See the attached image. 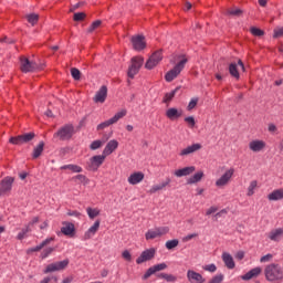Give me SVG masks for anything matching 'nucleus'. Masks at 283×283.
Returning <instances> with one entry per match:
<instances>
[{"label":"nucleus","instance_id":"1","mask_svg":"<svg viewBox=\"0 0 283 283\" xmlns=\"http://www.w3.org/2000/svg\"><path fill=\"white\" fill-rule=\"evenodd\" d=\"M189 62V59H187V55L179 54L177 56V64L174 66L172 70L168 71L165 75V80L167 83H171V81H175V78H178L180 76V72L185 70V65Z\"/></svg>","mask_w":283,"mask_h":283},{"label":"nucleus","instance_id":"2","mask_svg":"<svg viewBox=\"0 0 283 283\" xmlns=\"http://www.w3.org/2000/svg\"><path fill=\"white\" fill-rule=\"evenodd\" d=\"M264 276L268 282H281V280H283L282 265L279 263H270L265 265Z\"/></svg>","mask_w":283,"mask_h":283},{"label":"nucleus","instance_id":"3","mask_svg":"<svg viewBox=\"0 0 283 283\" xmlns=\"http://www.w3.org/2000/svg\"><path fill=\"white\" fill-rule=\"evenodd\" d=\"M74 136V126L67 124L62 126L54 135L53 138H59V140H70Z\"/></svg>","mask_w":283,"mask_h":283},{"label":"nucleus","instance_id":"4","mask_svg":"<svg viewBox=\"0 0 283 283\" xmlns=\"http://www.w3.org/2000/svg\"><path fill=\"white\" fill-rule=\"evenodd\" d=\"M127 116V109L123 108L122 111L117 112L112 118L108 120H105L97 125V132H101L103 129H106V127H109L111 125H116L117 122L120 120V118H125Z\"/></svg>","mask_w":283,"mask_h":283},{"label":"nucleus","instance_id":"5","mask_svg":"<svg viewBox=\"0 0 283 283\" xmlns=\"http://www.w3.org/2000/svg\"><path fill=\"white\" fill-rule=\"evenodd\" d=\"M169 233V227H157L155 229H150L146 232V240H156V238H163V235H167Z\"/></svg>","mask_w":283,"mask_h":283},{"label":"nucleus","instance_id":"6","mask_svg":"<svg viewBox=\"0 0 283 283\" xmlns=\"http://www.w3.org/2000/svg\"><path fill=\"white\" fill-rule=\"evenodd\" d=\"M143 63H145V59L142 56H136L132 59V65L128 69V77L134 78L138 72H140V67H143Z\"/></svg>","mask_w":283,"mask_h":283},{"label":"nucleus","instance_id":"7","mask_svg":"<svg viewBox=\"0 0 283 283\" xmlns=\"http://www.w3.org/2000/svg\"><path fill=\"white\" fill-rule=\"evenodd\" d=\"M69 264H70V260L67 259L60 262L51 263L44 269L43 273L48 274V273H55V271H64V269H67Z\"/></svg>","mask_w":283,"mask_h":283},{"label":"nucleus","instance_id":"8","mask_svg":"<svg viewBox=\"0 0 283 283\" xmlns=\"http://www.w3.org/2000/svg\"><path fill=\"white\" fill-rule=\"evenodd\" d=\"M35 136L36 135L34 133H25L17 137H11L9 143H11V145H23L25 143H30Z\"/></svg>","mask_w":283,"mask_h":283},{"label":"nucleus","instance_id":"9","mask_svg":"<svg viewBox=\"0 0 283 283\" xmlns=\"http://www.w3.org/2000/svg\"><path fill=\"white\" fill-rule=\"evenodd\" d=\"M39 69L36 62L30 61L28 57H21L20 60V70L28 74V72H35Z\"/></svg>","mask_w":283,"mask_h":283},{"label":"nucleus","instance_id":"10","mask_svg":"<svg viewBox=\"0 0 283 283\" xmlns=\"http://www.w3.org/2000/svg\"><path fill=\"white\" fill-rule=\"evenodd\" d=\"M163 61V52L161 51H156L150 55V57L147 60L145 67L146 70H154L158 63Z\"/></svg>","mask_w":283,"mask_h":283},{"label":"nucleus","instance_id":"11","mask_svg":"<svg viewBox=\"0 0 283 283\" xmlns=\"http://www.w3.org/2000/svg\"><path fill=\"white\" fill-rule=\"evenodd\" d=\"M105 158H107L104 154L93 156L88 161L90 171H98V167L105 163Z\"/></svg>","mask_w":283,"mask_h":283},{"label":"nucleus","instance_id":"12","mask_svg":"<svg viewBox=\"0 0 283 283\" xmlns=\"http://www.w3.org/2000/svg\"><path fill=\"white\" fill-rule=\"evenodd\" d=\"M233 174H235V169H228L217 181L216 187H227L229 182H231V178H233Z\"/></svg>","mask_w":283,"mask_h":283},{"label":"nucleus","instance_id":"13","mask_svg":"<svg viewBox=\"0 0 283 283\" xmlns=\"http://www.w3.org/2000/svg\"><path fill=\"white\" fill-rule=\"evenodd\" d=\"M155 255H156V249H154V248L147 249L142 252L139 258L136 259V263L143 264L145 262H149V260H154Z\"/></svg>","mask_w":283,"mask_h":283},{"label":"nucleus","instance_id":"14","mask_svg":"<svg viewBox=\"0 0 283 283\" xmlns=\"http://www.w3.org/2000/svg\"><path fill=\"white\" fill-rule=\"evenodd\" d=\"M166 269H167V263L155 264L146 271V273L143 275L142 280H149V277H151V275H154L160 271H165Z\"/></svg>","mask_w":283,"mask_h":283},{"label":"nucleus","instance_id":"15","mask_svg":"<svg viewBox=\"0 0 283 283\" xmlns=\"http://www.w3.org/2000/svg\"><path fill=\"white\" fill-rule=\"evenodd\" d=\"M187 280L190 283H205L207 282V279L202 276V274L193 271V270H188L187 271Z\"/></svg>","mask_w":283,"mask_h":283},{"label":"nucleus","instance_id":"16","mask_svg":"<svg viewBox=\"0 0 283 283\" xmlns=\"http://www.w3.org/2000/svg\"><path fill=\"white\" fill-rule=\"evenodd\" d=\"M132 43H133L134 50H136L137 52H140L145 50V48H147V43L145 42V36L143 35L133 36Z\"/></svg>","mask_w":283,"mask_h":283},{"label":"nucleus","instance_id":"17","mask_svg":"<svg viewBox=\"0 0 283 283\" xmlns=\"http://www.w3.org/2000/svg\"><path fill=\"white\" fill-rule=\"evenodd\" d=\"M13 182H14V178L12 177H7L2 179V181L0 182V196L12 191Z\"/></svg>","mask_w":283,"mask_h":283},{"label":"nucleus","instance_id":"18","mask_svg":"<svg viewBox=\"0 0 283 283\" xmlns=\"http://www.w3.org/2000/svg\"><path fill=\"white\" fill-rule=\"evenodd\" d=\"M202 149V144H192L184 149L180 150L179 156H191V154H196V151H200Z\"/></svg>","mask_w":283,"mask_h":283},{"label":"nucleus","instance_id":"19","mask_svg":"<svg viewBox=\"0 0 283 283\" xmlns=\"http://www.w3.org/2000/svg\"><path fill=\"white\" fill-rule=\"evenodd\" d=\"M266 147V143L264 140L254 139L249 143V149L254 151L255 154L262 151Z\"/></svg>","mask_w":283,"mask_h":283},{"label":"nucleus","instance_id":"20","mask_svg":"<svg viewBox=\"0 0 283 283\" xmlns=\"http://www.w3.org/2000/svg\"><path fill=\"white\" fill-rule=\"evenodd\" d=\"M101 229V220H96L94 224L84 233V240H92Z\"/></svg>","mask_w":283,"mask_h":283},{"label":"nucleus","instance_id":"21","mask_svg":"<svg viewBox=\"0 0 283 283\" xmlns=\"http://www.w3.org/2000/svg\"><path fill=\"white\" fill-rule=\"evenodd\" d=\"M116 149H118V140L112 139L105 146L103 154L107 157V156H111V154H114Z\"/></svg>","mask_w":283,"mask_h":283},{"label":"nucleus","instance_id":"22","mask_svg":"<svg viewBox=\"0 0 283 283\" xmlns=\"http://www.w3.org/2000/svg\"><path fill=\"white\" fill-rule=\"evenodd\" d=\"M193 171H196V167L195 166H188V167L175 170L174 175L177 178H182L185 176H191V174H193Z\"/></svg>","mask_w":283,"mask_h":283},{"label":"nucleus","instance_id":"23","mask_svg":"<svg viewBox=\"0 0 283 283\" xmlns=\"http://www.w3.org/2000/svg\"><path fill=\"white\" fill-rule=\"evenodd\" d=\"M269 240L272 242H280L281 238H283V228L273 229L268 233Z\"/></svg>","mask_w":283,"mask_h":283},{"label":"nucleus","instance_id":"24","mask_svg":"<svg viewBox=\"0 0 283 283\" xmlns=\"http://www.w3.org/2000/svg\"><path fill=\"white\" fill-rule=\"evenodd\" d=\"M142 180H145V174H143L142 171L133 172L128 177L129 185H140Z\"/></svg>","mask_w":283,"mask_h":283},{"label":"nucleus","instance_id":"25","mask_svg":"<svg viewBox=\"0 0 283 283\" xmlns=\"http://www.w3.org/2000/svg\"><path fill=\"white\" fill-rule=\"evenodd\" d=\"M107 98V86H102L95 94L94 101L96 103H105Z\"/></svg>","mask_w":283,"mask_h":283},{"label":"nucleus","instance_id":"26","mask_svg":"<svg viewBox=\"0 0 283 283\" xmlns=\"http://www.w3.org/2000/svg\"><path fill=\"white\" fill-rule=\"evenodd\" d=\"M262 273V268L256 266L252 270H250L248 273H245L244 275L241 276V280H253V277H258V275H260Z\"/></svg>","mask_w":283,"mask_h":283},{"label":"nucleus","instance_id":"27","mask_svg":"<svg viewBox=\"0 0 283 283\" xmlns=\"http://www.w3.org/2000/svg\"><path fill=\"white\" fill-rule=\"evenodd\" d=\"M268 200L271 202H277V200H283V188L275 189L268 195Z\"/></svg>","mask_w":283,"mask_h":283},{"label":"nucleus","instance_id":"28","mask_svg":"<svg viewBox=\"0 0 283 283\" xmlns=\"http://www.w3.org/2000/svg\"><path fill=\"white\" fill-rule=\"evenodd\" d=\"M222 260L227 266V269H235V261H233V256L229 254V252L222 253Z\"/></svg>","mask_w":283,"mask_h":283},{"label":"nucleus","instance_id":"29","mask_svg":"<svg viewBox=\"0 0 283 283\" xmlns=\"http://www.w3.org/2000/svg\"><path fill=\"white\" fill-rule=\"evenodd\" d=\"M74 231H75L74 223H70V222H64L63 227L61 228V232L64 235L72 237L74 235Z\"/></svg>","mask_w":283,"mask_h":283},{"label":"nucleus","instance_id":"30","mask_svg":"<svg viewBox=\"0 0 283 283\" xmlns=\"http://www.w3.org/2000/svg\"><path fill=\"white\" fill-rule=\"evenodd\" d=\"M166 116L167 118H169L170 120H176V118H180V116H182V111H178L177 108H168L166 111Z\"/></svg>","mask_w":283,"mask_h":283},{"label":"nucleus","instance_id":"31","mask_svg":"<svg viewBox=\"0 0 283 283\" xmlns=\"http://www.w3.org/2000/svg\"><path fill=\"white\" fill-rule=\"evenodd\" d=\"M202 178H205V172L198 171L188 179V185H196V182H200Z\"/></svg>","mask_w":283,"mask_h":283},{"label":"nucleus","instance_id":"32","mask_svg":"<svg viewBox=\"0 0 283 283\" xmlns=\"http://www.w3.org/2000/svg\"><path fill=\"white\" fill-rule=\"evenodd\" d=\"M45 147V143L40 142L39 145L33 149V158L36 159L43 154V149Z\"/></svg>","mask_w":283,"mask_h":283},{"label":"nucleus","instance_id":"33","mask_svg":"<svg viewBox=\"0 0 283 283\" xmlns=\"http://www.w3.org/2000/svg\"><path fill=\"white\" fill-rule=\"evenodd\" d=\"M61 169H69L70 171H73V174H81L83 171V168L78 165H64L61 167Z\"/></svg>","mask_w":283,"mask_h":283},{"label":"nucleus","instance_id":"34","mask_svg":"<svg viewBox=\"0 0 283 283\" xmlns=\"http://www.w3.org/2000/svg\"><path fill=\"white\" fill-rule=\"evenodd\" d=\"M176 92H178V88H175L169 93H166L164 96L163 103H166V105H169L171 101H174V96H176Z\"/></svg>","mask_w":283,"mask_h":283},{"label":"nucleus","instance_id":"35","mask_svg":"<svg viewBox=\"0 0 283 283\" xmlns=\"http://www.w3.org/2000/svg\"><path fill=\"white\" fill-rule=\"evenodd\" d=\"M157 277H159V280H166V282H176V280H178L174 274L167 273H159L157 274Z\"/></svg>","mask_w":283,"mask_h":283},{"label":"nucleus","instance_id":"36","mask_svg":"<svg viewBox=\"0 0 283 283\" xmlns=\"http://www.w3.org/2000/svg\"><path fill=\"white\" fill-rule=\"evenodd\" d=\"M229 73H230L231 76H233L234 78H240V72H238V64L231 63V64L229 65Z\"/></svg>","mask_w":283,"mask_h":283},{"label":"nucleus","instance_id":"37","mask_svg":"<svg viewBox=\"0 0 283 283\" xmlns=\"http://www.w3.org/2000/svg\"><path fill=\"white\" fill-rule=\"evenodd\" d=\"M86 212L91 220H94V218H96L97 216H101V210H98L96 208L95 209L87 208Z\"/></svg>","mask_w":283,"mask_h":283},{"label":"nucleus","instance_id":"38","mask_svg":"<svg viewBox=\"0 0 283 283\" xmlns=\"http://www.w3.org/2000/svg\"><path fill=\"white\" fill-rule=\"evenodd\" d=\"M27 21L31 23V25H36V23H39V14L31 13L27 15Z\"/></svg>","mask_w":283,"mask_h":283},{"label":"nucleus","instance_id":"39","mask_svg":"<svg viewBox=\"0 0 283 283\" xmlns=\"http://www.w3.org/2000/svg\"><path fill=\"white\" fill-rule=\"evenodd\" d=\"M255 189H258V181L253 180L250 182V185L248 187L247 196H253V193H255Z\"/></svg>","mask_w":283,"mask_h":283},{"label":"nucleus","instance_id":"40","mask_svg":"<svg viewBox=\"0 0 283 283\" xmlns=\"http://www.w3.org/2000/svg\"><path fill=\"white\" fill-rule=\"evenodd\" d=\"M178 244H180V241H178V239L169 240L166 242V249H168V251H171V249H176Z\"/></svg>","mask_w":283,"mask_h":283},{"label":"nucleus","instance_id":"41","mask_svg":"<svg viewBox=\"0 0 283 283\" xmlns=\"http://www.w3.org/2000/svg\"><path fill=\"white\" fill-rule=\"evenodd\" d=\"M203 271H207L208 273H216L218 271V266L216 264H207L202 266Z\"/></svg>","mask_w":283,"mask_h":283},{"label":"nucleus","instance_id":"42","mask_svg":"<svg viewBox=\"0 0 283 283\" xmlns=\"http://www.w3.org/2000/svg\"><path fill=\"white\" fill-rule=\"evenodd\" d=\"M224 282V274H217L208 283H222Z\"/></svg>","mask_w":283,"mask_h":283},{"label":"nucleus","instance_id":"43","mask_svg":"<svg viewBox=\"0 0 283 283\" xmlns=\"http://www.w3.org/2000/svg\"><path fill=\"white\" fill-rule=\"evenodd\" d=\"M30 231H32V229H30V226H27L24 229L21 230L20 233H18V239L19 240H23V238H25V235H28V233H30Z\"/></svg>","mask_w":283,"mask_h":283},{"label":"nucleus","instance_id":"44","mask_svg":"<svg viewBox=\"0 0 283 283\" xmlns=\"http://www.w3.org/2000/svg\"><path fill=\"white\" fill-rule=\"evenodd\" d=\"M71 76L74 78V81H81V71H78L76 67L71 69Z\"/></svg>","mask_w":283,"mask_h":283},{"label":"nucleus","instance_id":"45","mask_svg":"<svg viewBox=\"0 0 283 283\" xmlns=\"http://www.w3.org/2000/svg\"><path fill=\"white\" fill-rule=\"evenodd\" d=\"M52 253H54V248H46L42 251L41 253V258L42 260H45V258L52 255Z\"/></svg>","mask_w":283,"mask_h":283},{"label":"nucleus","instance_id":"46","mask_svg":"<svg viewBox=\"0 0 283 283\" xmlns=\"http://www.w3.org/2000/svg\"><path fill=\"white\" fill-rule=\"evenodd\" d=\"M251 34H253V36H264V32L262 31V29L252 27L250 29Z\"/></svg>","mask_w":283,"mask_h":283},{"label":"nucleus","instance_id":"47","mask_svg":"<svg viewBox=\"0 0 283 283\" xmlns=\"http://www.w3.org/2000/svg\"><path fill=\"white\" fill-rule=\"evenodd\" d=\"M185 123H188L190 129H193L196 127V118H193V116L186 117Z\"/></svg>","mask_w":283,"mask_h":283},{"label":"nucleus","instance_id":"48","mask_svg":"<svg viewBox=\"0 0 283 283\" xmlns=\"http://www.w3.org/2000/svg\"><path fill=\"white\" fill-rule=\"evenodd\" d=\"M196 105H198V97H193L190 99L187 109L191 112V109H195Z\"/></svg>","mask_w":283,"mask_h":283},{"label":"nucleus","instance_id":"49","mask_svg":"<svg viewBox=\"0 0 283 283\" xmlns=\"http://www.w3.org/2000/svg\"><path fill=\"white\" fill-rule=\"evenodd\" d=\"M272 260H273V254L269 253V254L261 256L260 262H261V264H264L266 262H272Z\"/></svg>","mask_w":283,"mask_h":283},{"label":"nucleus","instance_id":"50","mask_svg":"<svg viewBox=\"0 0 283 283\" xmlns=\"http://www.w3.org/2000/svg\"><path fill=\"white\" fill-rule=\"evenodd\" d=\"M228 14L231 17H240L242 14V10L240 9H229Z\"/></svg>","mask_w":283,"mask_h":283},{"label":"nucleus","instance_id":"51","mask_svg":"<svg viewBox=\"0 0 283 283\" xmlns=\"http://www.w3.org/2000/svg\"><path fill=\"white\" fill-rule=\"evenodd\" d=\"M157 191H163L160 184L151 186V188L148 190V193H157Z\"/></svg>","mask_w":283,"mask_h":283},{"label":"nucleus","instance_id":"52","mask_svg":"<svg viewBox=\"0 0 283 283\" xmlns=\"http://www.w3.org/2000/svg\"><path fill=\"white\" fill-rule=\"evenodd\" d=\"M101 147H103V142H101V140H94L91 144V149H93V150L101 149Z\"/></svg>","mask_w":283,"mask_h":283},{"label":"nucleus","instance_id":"53","mask_svg":"<svg viewBox=\"0 0 283 283\" xmlns=\"http://www.w3.org/2000/svg\"><path fill=\"white\" fill-rule=\"evenodd\" d=\"M83 19H85V12H77L73 15L74 21H83Z\"/></svg>","mask_w":283,"mask_h":283},{"label":"nucleus","instance_id":"54","mask_svg":"<svg viewBox=\"0 0 283 283\" xmlns=\"http://www.w3.org/2000/svg\"><path fill=\"white\" fill-rule=\"evenodd\" d=\"M101 20H96L95 22L92 23V25L88 29V32H94V30L101 28Z\"/></svg>","mask_w":283,"mask_h":283},{"label":"nucleus","instance_id":"55","mask_svg":"<svg viewBox=\"0 0 283 283\" xmlns=\"http://www.w3.org/2000/svg\"><path fill=\"white\" fill-rule=\"evenodd\" d=\"M193 238H198V233H191L182 238V242H190Z\"/></svg>","mask_w":283,"mask_h":283},{"label":"nucleus","instance_id":"56","mask_svg":"<svg viewBox=\"0 0 283 283\" xmlns=\"http://www.w3.org/2000/svg\"><path fill=\"white\" fill-rule=\"evenodd\" d=\"M122 258H124V260L127 262H132V253H129L127 250L122 253Z\"/></svg>","mask_w":283,"mask_h":283},{"label":"nucleus","instance_id":"57","mask_svg":"<svg viewBox=\"0 0 283 283\" xmlns=\"http://www.w3.org/2000/svg\"><path fill=\"white\" fill-rule=\"evenodd\" d=\"M51 242H54V237L46 238L40 244L42 245V249H43L44 247H48V244H50Z\"/></svg>","mask_w":283,"mask_h":283},{"label":"nucleus","instance_id":"58","mask_svg":"<svg viewBox=\"0 0 283 283\" xmlns=\"http://www.w3.org/2000/svg\"><path fill=\"white\" fill-rule=\"evenodd\" d=\"M268 132H270V134H277V126H275V124H269Z\"/></svg>","mask_w":283,"mask_h":283},{"label":"nucleus","instance_id":"59","mask_svg":"<svg viewBox=\"0 0 283 283\" xmlns=\"http://www.w3.org/2000/svg\"><path fill=\"white\" fill-rule=\"evenodd\" d=\"M280 36H283V28L274 30V39H280Z\"/></svg>","mask_w":283,"mask_h":283},{"label":"nucleus","instance_id":"60","mask_svg":"<svg viewBox=\"0 0 283 283\" xmlns=\"http://www.w3.org/2000/svg\"><path fill=\"white\" fill-rule=\"evenodd\" d=\"M216 211H218V207L212 206V207H210V208L206 211V216H211V214L216 213Z\"/></svg>","mask_w":283,"mask_h":283},{"label":"nucleus","instance_id":"61","mask_svg":"<svg viewBox=\"0 0 283 283\" xmlns=\"http://www.w3.org/2000/svg\"><path fill=\"white\" fill-rule=\"evenodd\" d=\"M159 185L161 186V190L169 187V185H171V178H166V180Z\"/></svg>","mask_w":283,"mask_h":283},{"label":"nucleus","instance_id":"62","mask_svg":"<svg viewBox=\"0 0 283 283\" xmlns=\"http://www.w3.org/2000/svg\"><path fill=\"white\" fill-rule=\"evenodd\" d=\"M41 249H43V245L40 243L39 245H36L35 248H31L28 250V253H34L36 251H41Z\"/></svg>","mask_w":283,"mask_h":283},{"label":"nucleus","instance_id":"63","mask_svg":"<svg viewBox=\"0 0 283 283\" xmlns=\"http://www.w3.org/2000/svg\"><path fill=\"white\" fill-rule=\"evenodd\" d=\"M67 216H73L74 218H81V212L70 210L67 212Z\"/></svg>","mask_w":283,"mask_h":283},{"label":"nucleus","instance_id":"64","mask_svg":"<svg viewBox=\"0 0 283 283\" xmlns=\"http://www.w3.org/2000/svg\"><path fill=\"white\" fill-rule=\"evenodd\" d=\"M75 180H78L80 182H85L87 178L85 177V175H77L75 176Z\"/></svg>","mask_w":283,"mask_h":283}]
</instances>
